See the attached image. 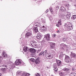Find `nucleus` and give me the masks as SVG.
I'll return each instance as SVG.
<instances>
[{"mask_svg":"<svg viewBox=\"0 0 76 76\" xmlns=\"http://www.w3.org/2000/svg\"><path fill=\"white\" fill-rule=\"evenodd\" d=\"M44 27H45V26H43L42 28H40V31H41V32H44Z\"/></svg>","mask_w":76,"mask_h":76,"instance_id":"obj_25","label":"nucleus"},{"mask_svg":"<svg viewBox=\"0 0 76 76\" xmlns=\"http://www.w3.org/2000/svg\"><path fill=\"white\" fill-rule=\"evenodd\" d=\"M43 53H44L43 52H42L39 54V56H41L42 54Z\"/></svg>","mask_w":76,"mask_h":76,"instance_id":"obj_43","label":"nucleus"},{"mask_svg":"<svg viewBox=\"0 0 76 76\" xmlns=\"http://www.w3.org/2000/svg\"><path fill=\"white\" fill-rule=\"evenodd\" d=\"M65 61H66V63H67L71 62V60H70V59L69 56L67 55L65 56Z\"/></svg>","mask_w":76,"mask_h":76,"instance_id":"obj_2","label":"nucleus"},{"mask_svg":"<svg viewBox=\"0 0 76 76\" xmlns=\"http://www.w3.org/2000/svg\"><path fill=\"white\" fill-rule=\"evenodd\" d=\"M41 21L42 22V23H45V20L43 18H42L41 19Z\"/></svg>","mask_w":76,"mask_h":76,"instance_id":"obj_37","label":"nucleus"},{"mask_svg":"<svg viewBox=\"0 0 76 76\" xmlns=\"http://www.w3.org/2000/svg\"><path fill=\"white\" fill-rule=\"evenodd\" d=\"M36 26H37V27H40V26H41V24L40 23L37 22L36 23Z\"/></svg>","mask_w":76,"mask_h":76,"instance_id":"obj_24","label":"nucleus"},{"mask_svg":"<svg viewBox=\"0 0 76 76\" xmlns=\"http://www.w3.org/2000/svg\"><path fill=\"white\" fill-rule=\"evenodd\" d=\"M50 45H52L53 46H55L56 45V44L54 43L51 42L50 43Z\"/></svg>","mask_w":76,"mask_h":76,"instance_id":"obj_34","label":"nucleus"},{"mask_svg":"<svg viewBox=\"0 0 76 76\" xmlns=\"http://www.w3.org/2000/svg\"><path fill=\"white\" fill-rule=\"evenodd\" d=\"M61 19H60L58 22V24L59 25H61Z\"/></svg>","mask_w":76,"mask_h":76,"instance_id":"obj_31","label":"nucleus"},{"mask_svg":"<svg viewBox=\"0 0 76 76\" xmlns=\"http://www.w3.org/2000/svg\"><path fill=\"white\" fill-rule=\"evenodd\" d=\"M1 70L2 71H3V72H6V71L7 70L5 68H2L1 69Z\"/></svg>","mask_w":76,"mask_h":76,"instance_id":"obj_30","label":"nucleus"},{"mask_svg":"<svg viewBox=\"0 0 76 76\" xmlns=\"http://www.w3.org/2000/svg\"><path fill=\"white\" fill-rule=\"evenodd\" d=\"M44 31H47V28L44 27Z\"/></svg>","mask_w":76,"mask_h":76,"instance_id":"obj_42","label":"nucleus"},{"mask_svg":"<svg viewBox=\"0 0 76 76\" xmlns=\"http://www.w3.org/2000/svg\"><path fill=\"white\" fill-rule=\"evenodd\" d=\"M2 56L3 57H4L5 58H7L8 57L7 55V54L4 51H3L2 53Z\"/></svg>","mask_w":76,"mask_h":76,"instance_id":"obj_10","label":"nucleus"},{"mask_svg":"<svg viewBox=\"0 0 76 76\" xmlns=\"http://www.w3.org/2000/svg\"><path fill=\"white\" fill-rule=\"evenodd\" d=\"M48 12V10L47 9L46 11H45L46 13H47Z\"/></svg>","mask_w":76,"mask_h":76,"instance_id":"obj_47","label":"nucleus"},{"mask_svg":"<svg viewBox=\"0 0 76 76\" xmlns=\"http://www.w3.org/2000/svg\"><path fill=\"white\" fill-rule=\"evenodd\" d=\"M66 26L67 31H70L73 29V25L70 23H67Z\"/></svg>","mask_w":76,"mask_h":76,"instance_id":"obj_1","label":"nucleus"},{"mask_svg":"<svg viewBox=\"0 0 76 76\" xmlns=\"http://www.w3.org/2000/svg\"><path fill=\"white\" fill-rule=\"evenodd\" d=\"M65 6L66 7H69V4H66L65 5Z\"/></svg>","mask_w":76,"mask_h":76,"instance_id":"obj_39","label":"nucleus"},{"mask_svg":"<svg viewBox=\"0 0 76 76\" xmlns=\"http://www.w3.org/2000/svg\"><path fill=\"white\" fill-rule=\"evenodd\" d=\"M7 64H10V62L9 61H7Z\"/></svg>","mask_w":76,"mask_h":76,"instance_id":"obj_46","label":"nucleus"},{"mask_svg":"<svg viewBox=\"0 0 76 76\" xmlns=\"http://www.w3.org/2000/svg\"><path fill=\"white\" fill-rule=\"evenodd\" d=\"M51 57V54H47L46 55V56H45V57H46L47 58H50Z\"/></svg>","mask_w":76,"mask_h":76,"instance_id":"obj_16","label":"nucleus"},{"mask_svg":"<svg viewBox=\"0 0 76 76\" xmlns=\"http://www.w3.org/2000/svg\"><path fill=\"white\" fill-rule=\"evenodd\" d=\"M57 32L58 33H60V31H59V30H58V31H57Z\"/></svg>","mask_w":76,"mask_h":76,"instance_id":"obj_48","label":"nucleus"},{"mask_svg":"<svg viewBox=\"0 0 76 76\" xmlns=\"http://www.w3.org/2000/svg\"><path fill=\"white\" fill-rule=\"evenodd\" d=\"M30 61H31L32 62H34L35 61V59H34L33 58H31L30 59Z\"/></svg>","mask_w":76,"mask_h":76,"instance_id":"obj_36","label":"nucleus"},{"mask_svg":"<svg viewBox=\"0 0 76 76\" xmlns=\"http://www.w3.org/2000/svg\"><path fill=\"white\" fill-rule=\"evenodd\" d=\"M33 31L35 32H38V28L37 27H35L33 28Z\"/></svg>","mask_w":76,"mask_h":76,"instance_id":"obj_17","label":"nucleus"},{"mask_svg":"<svg viewBox=\"0 0 76 76\" xmlns=\"http://www.w3.org/2000/svg\"><path fill=\"white\" fill-rule=\"evenodd\" d=\"M32 32L31 31L27 32L25 35V38H29V37H31V36L32 35Z\"/></svg>","mask_w":76,"mask_h":76,"instance_id":"obj_3","label":"nucleus"},{"mask_svg":"<svg viewBox=\"0 0 76 76\" xmlns=\"http://www.w3.org/2000/svg\"><path fill=\"white\" fill-rule=\"evenodd\" d=\"M71 57H76V54L75 53L71 52Z\"/></svg>","mask_w":76,"mask_h":76,"instance_id":"obj_18","label":"nucleus"},{"mask_svg":"<svg viewBox=\"0 0 76 76\" xmlns=\"http://www.w3.org/2000/svg\"><path fill=\"white\" fill-rule=\"evenodd\" d=\"M55 48V46H54L50 45V49L51 50V49H53V48Z\"/></svg>","mask_w":76,"mask_h":76,"instance_id":"obj_35","label":"nucleus"},{"mask_svg":"<svg viewBox=\"0 0 76 76\" xmlns=\"http://www.w3.org/2000/svg\"><path fill=\"white\" fill-rule=\"evenodd\" d=\"M61 49H62V50H64V48L61 47Z\"/></svg>","mask_w":76,"mask_h":76,"instance_id":"obj_49","label":"nucleus"},{"mask_svg":"<svg viewBox=\"0 0 76 76\" xmlns=\"http://www.w3.org/2000/svg\"><path fill=\"white\" fill-rule=\"evenodd\" d=\"M35 63L36 64H39L40 63V60L38 59H36L35 61Z\"/></svg>","mask_w":76,"mask_h":76,"instance_id":"obj_20","label":"nucleus"},{"mask_svg":"<svg viewBox=\"0 0 76 76\" xmlns=\"http://www.w3.org/2000/svg\"><path fill=\"white\" fill-rule=\"evenodd\" d=\"M4 63H5L3 62V63H2L0 64V66L1 67L3 66V67H7V65H6L4 64Z\"/></svg>","mask_w":76,"mask_h":76,"instance_id":"obj_15","label":"nucleus"},{"mask_svg":"<svg viewBox=\"0 0 76 76\" xmlns=\"http://www.w3.org/2000/svg\"><path fill=\"white\" fill-rule=\"evenodd\" d=\"M68 1H72V0H67Z\"/></svg>","mask_w":76,"mask_h":76,"instance_id":"obj_50","label":"nucleus"},{"mask_svg":"<svg viewBox=\"0 0 76 76\" xmlns=\"http://www.w3.org/2000/svg\"><path fill=\"white\" fill-rule=\"evenodd\" d=\"M56 62L58 66V67H60V65L61 64V62L59 60H57Z\"/></svg>","mask_w":76,"mask_h":76,"instance_id":"obj_11","label":"nucleus"},{"mask_svg":"<svg viewBox=\"0 0 76 76\" xmlns=\"http://www.w3.org/2000/svg\"><path fill=\"white\" fill-rule=\"evenodd\" d=\"M63 70L65 72V73H67L66 74H67L68 73L69 71H70V69L69 68H65L63 69Z\"/></svg>","mask_w":76,"mask_h":76,"instance_id":"obj_13","label":"nucleus"},{"mask_svg":"<svg viewBox=\"0 0 76 76\" xmlns=\"http://www.w3.org/2000/svg\"><path fill=\"white\" fill-rule=\"evenodd\" d=\"M15 64H12L11 65V70H12L13 68H15Z\"/></svg>","mask_w":76,"mask_h":76,"instance_id":"obj_23","label":"nucleus"},{"mask_svg":"<svg viewBox=\"0 0 76 76\" xmlns=\"http://www.w3.org/2000/svg\"><path fill=\"white\" fill-rule=\"evenodd\" d=\"M63 41H66V38L64 37L63 38Z\"/></svg>","mask_w":76,"mask_h":76,"instance_id":"obj_40","label":"nucleus"},{"mask_svg":"<svg viewBox=\"0 0 76 76\" xmlns=\"http://www.w3.org/2000/svg\"><path fill=\"white\" fill-rule=\"evenodd\" d=\"M35 0V1H36V0Z\"/></svg>","mask_w":76,"mask_h":76,"instance_id":"obj_56","label":"nucleus"},{"mask_svg":"<svg viewBox=\"0 0 76 76\" xmlns=\"http://www.w3.org/2000/svg\"><path fill=\"white\" fill-rule=\"evenodd\" d=\"M53 67L54 68V71L55 72H57L58 70V68H57V64L56 63H55L53 65Z\"/></svg>","mask_w":76,"mask_h":76,"instance_id":"obj_9","label":"nucleus"},{"mask_svg":"<svg viewBox=\"0 0 76 76\" xmlns=\"http://www.w3.org/2000/svg\"><path fill=\"white\" fill-rule=\"evenodd\" d=\"M22 74L21 75L22 76H30V74L28 73H26L23 72H22Z\"/></svg>","mask_w":76,"mask_h":76,"instance_id":"obj_12","label":"nucleus"},{"mask_svg":"<svg viewBox=\"0 0 76 76\" xmlns=\"http://www.w3.org/2000/svg\"><path fill=\"white\" fill-rule=\"evenodd\" d=\"M65 16L66 19H70V16H71V13L67 12V15Z\"/></svg>","mask_w":76,"mask_h":76,"instance_id":"obj_7","label":"nucleus"},{"mask_svg":"<svg viewBox=\"0 0 76 76\" xmlns=\"http://www.w3.org/2000/svg\"><path fill=\"white\" fill-rule=\"evenodd\" d=\"M2 60H3V57L1 56H0V64L2 63Z\"/></svg>","mask_w":76,"mask_h":76,"instance_id":"obj_29","label":"nucleus"},{"mask_svg":"<svg viewBox=\"0 0 76 76\" xmlns=\"http://www.w3.org/2000/svg\"><path fill=\"white\" fill-rule=\"evenodd\" d=\"M43 52V56H46V54H47L48 53H47V50H46L45 51Z\"/></svg>","mask_w":76,"mask_h":76,"instance_id":"obj_28","label":"nucleus"},{"mask_svg":"<svg viewBox=\"0 0 76 76\" xmlns=\"http://www.w3.org/2000/svg\"><path fill=\"white\" fill-rule=\"evenodd\" d=\"M29 31H30L29 32L31 31V32H32V30L30 29V30H29Z\"/></svg>","mask_w":76,"mask_h":76,"instance_id":"obj_51","label":"nucleus"},{"mask_svg":"<svg viewBox=\"0 0 76 76\" xmlns=\"http://www.w3.org/2000/svg\"><path fill=\"white\" fill-rule=\"evenodd\" d=\"M45 38L46 39L49 41L50 40V35L49 34H46L45 35Z\"/></svg>","mask_w":76,"mask_h":76,"instance_id":"obj_6","label":"nucleus"},{"mask_svg":"<svg viewBox=\"0 0 76 76\" xmlns=\"http://www.w3.org/2000/svg\"><path fill=\"white\" fill-rule=\"evenodd\" d=\"M15 63L16 65H19L20 64H21L22 61L20 59H17L15 62Z\"/></svg>","mask_w":76,"mask_h":76,"instance_id":"obj_5","label":"nucleus"},{"mask_svg":"<svg viewBox=\"0 0 76 76\" xmlns=\"http://www.w3.org/2000/svg\"><path fill=\"white\" fill-rule=\"evenodd\" d=\"M34 41L31 42V45L32 47H34V48H36L38 46V44L37 42H34Z\"/></svg>","mask_w":76,"mask_h":76,"instance_id":"obj_4","label":"nucleus"},{"mask_svg":"<svg viewBox=\"0 0 76 76\" xmlns=\"http://www.w3.org/2000/svg\"><path fill=\"white\" fill-rule=\"evenodd\" d=\"M53 35V37H55L56 36V34H54V35Z\"/></svg>","mask_w":76,"mask_h":76,"instance_id":"obj_45","label":"nucleus"},{"mask_svg":"<svg viewBox=\"0 0 76 76\" xmlns=\"http://www.w3.org/2000/svg\"><path fill=\"white\" fill-rule=\"evenodd\" d=\"M64 47H66V45H64Z\"/></svg>","mask_w":76,"mask_h":76,"instance_id":"obj_54","label":"nucleus"},{"mask_svg":"<svg viewBox=\"0 0 76 76\" xmlns=\"http://www.w3.org/2000/svg\"><path fill=\"white\" fill-rule=\"evenodd\" d=\"M0 76H1V74L0 73Z\"/></svg>","mask_w":76,"mask_h":76,"instance_id":"obj_53","label":"nucleus"},{"mask_svg":"<svg viewBox=\"0 0 76 76\" xmlns=\"http://www.w3.org/2000/svg\"><path fill=\"white\" fill-rule=\"evenodd\" d=\"M63 56H64V55L61 54L59 56V58H61V59H63Z\"/></svg>","mask_w":76,"mask_h":76,"instance_id":"obj_26","label":"nucleus"},{"mask_svg":"<svg viewBox=\"0 0 76 76\" xmlns=\"http://www.w3.org/2000/svg\"><path fill=\"white\" fill-rule=\"evenodd\" d=\"M23 50L24 52H26L28 51V47L25 46L23 47Z\"/></svg>","mask_w":76,"mask_h":76,"instance_id":"obj_22","label":"nucleus"},{"mask_svg":"<svg viewBox=\"0 0 76 76\" xmlns=\"http://www.w3.org/2000/svg\"><path fill=\"white\" fill-rule=\"evenodd\" d=\"M37 39H40V38H42V36L39 34H37Z\"/></svg>","mask_w":76,"mask_h":76,"instance_id":"obj_19","label":"nucleus"},{"mask_svg":"<svg viewBox=\"0 0 76 76\" xmlns=\"http://www.w3.org/2000/svg\"><path fill=\"white\" fill-rule=\"evenodd\" d=\"M17 72V74L16 75L17 76H19V75H21L22 76V73H23V72Z\"/></svg>","mask_w":76,"mask_h":76,"instance_id":"obj_21","label":"nucleus"},{"mask_svg":"<svg viewBox=\"0 0 76 76\" xmlns=\"http://www.w3.org/2000/svg\"><path fill=\"white\" fill-rule=\"evenodd\" d=\"M30 52L32 53V54H33V55H34V54H35V53L36 52V50L35 49L31 48L30 49Z\"/></svg>","mask_w":76,"mask_h":76,"instance_id":"obj_8","label":"nucleus"},{"mask_svg":"<svg viewBox=\"0 0 76 76\" xmlns=\"http://www.w3.org/2000/svg\"><path fill=\"white\" fill-rule=\"evenodd\" d=\"M72 19H76V15H74L72 16Z\"/></svg>","mask_w":76,"mask_h":76,"instance_id":"obj_33","label":"nucleus"},{"mask_svg":"<svg viewBox=\"0 0 76 76\" xmlns=\"http://www.w3.org/2000/svg\"><path fill=\"white\" fill-rule=\"evenodd\" d=\"M38 51H41V50H38Z\"/></svg>","mask_w":76,"mask_h":76,"instance_id":"obj_52","label":"nucleus"},{"mask_svg":"<svg viewBox=\"0 0 76 76\" xmlns=\"http://www.w3.org/2000/svg\"><path fill=\"white\" fill-rule=\"evenodd\" d=\"M67 75V72L65 73V72H61L60 73H59V75L60 76H64L65 75Z\"/></svg>","mask_w":76,"mask_h":76,"instance_id":"obj_14","label":"nucleus"},{"mask_svg":"<svg viewBox=\"0 0 76 76\" xmlns=\"http://www.w3.org/2000/svg\"><path fill=\"white\" fill-rule=\"evenodd\" d=\"M70 76H76V74L75 73H71L70 74Z\"/></svg>","mask_w":76,"mask_h":76,"instance_id":"obj_27","label":"nucleus"},{"mask_svg":"<svg viewBox=\"0 0 76 76\" xmlns=\"http://www.w3.org/2000/svg\"><path fill=\"white\" fill-rule=\"evenodd\" d=\"M50 10L51 13L53 12V9L52 8V7H50Z\"/></svg>","mask_w":76,"mask_h":76,"instance_id":"obj_41","label":"nucleus"},{"mask_svg":"<svg viewBox=\"0 0 76 76\" xmlns=\"http://www.w3.org/2000/svg\"><path fill=\"white\" fill-rule=\"evenodd\" d=\"M60 9L62 10V11H63V12H65L66 10L64 7H62L61 8H60Z\"/></svg>","mask_w":76,"mask_h":76,"instance_id":"obj_32","label":"nucleus"},{"mask_svg":"<svg viewBox=\"0 0 76 76\" xmlns=\"http://www.w3.org/2000/svg\"><path fill=\"white\" fill-rule=\"evenodd\" d=\"M59 25H61L60 24H59L58 23L56 24V26H58V27H59V26H60Z\"/></svg>","mask_w":76,"mask_h":76,"instance_id":"obj_44","label":"nucleus"},{"mask_svg":"<svg viewBox=\"0 0 76 76\" xmlns=\"http://www.w3.org/2000/svg\"><path fill=\"white\" fill-rule=\"evenodd\" d=\"M35 75L36 76H41V74L38 73H36L35 74Z\"/></svg>","mask_w":76,"mask_h":76,"instance_id":"obj_38","label":"nucleus"},{"mask_svg":"<svg viewBox=\"0 0 76 76\" xmlns=\"http://www.w3.org/2000/svg\"><path fill=\"white\" fill-rule=\"evenodd\" d=\"M1 52H0V53H1Z\"/></svg>","mask_w":76,"mask_h":76,"instance_id":"obj_55","label":"nucleus"}]
</instances>
